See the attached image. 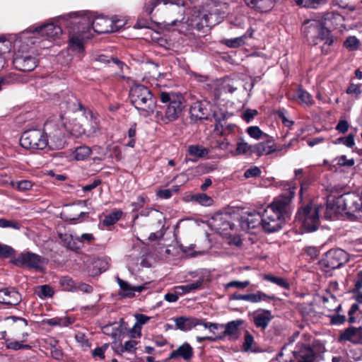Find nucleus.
I'll list each match as a JSON object with an SVG mask.
<instances>
[{
  "instance_id": "obj_1",
  "label": "nucleus",
  "mask_w": 362,
  "mask_h": 362,
  "mask_svg": "<svg viewBox=\"0 0 362 362\" xmlns=\"http://www.w3.org/2000/svg\"><path fill=\"white\" fill-rule=\"evenodd\" d=\"M160 101L165 103L164 112L156 111V118L164 124L175 121L181 115L184 108V98L175 92L162 91L160 93Z\"/></svg>"
},
{
  "instance_id": "obj_2",
  "label": "nucleus",
  "mask_w": 362,
  "mask_h": 362,
  "mask_svg": "<svg viewBox=\"0 0 362 362\" xmlns=\"http://www.w3.org/2000/svg\"><path fill=\"white\" fill-rule=\"evenodd\" d=\"M129 100L141 116L148 117L154 112L156 100L146 86L142 84L132 86L129 90Z\"/></svg>"
},
{
  "instance_id": "obj_3",
  "label": "nucleus",
  "mask_w": 362,
  "mask_h": 362,
  "mask_svg": "<svg viewBox=\"0 0 362 362\" xmlns=\"http://www.w3.org/2000/svg\"><path fill=\"white\" fill-rule=\"evenodd\" d=\"M322 206L312 202L300 206L296 214V221L300 223L307 232L315 231L320 226L319 212Z\"/></svg>"
},
{
  "instance_id": "obj_4",
  "label": "nucleus",
  "mask_w": 362,
  "mask_h": 362,
  "mask_svg": "<svg viewBox=\"0 0 362 362\" xmlns=\"http://www.w3.org/2000/svg\"><path fill=\"white\" fill-rule=\"evenodd\" d=\"M296 187L289 188L281 194L276 197L267 206V209L280 215L285 219L290 218L292 212V199L295 194Z\"/></svg>"
},
{
  "instance_id": "obj_5",
  "label": "nucleus",
  "mask_w": 362,
  "mask_h": 362,
  "mask_svg": "<svg viewBox=\"0 0 362 362\" xmlns=\"http://www.w3.org/2000/svg\"><path fill=\"white\" fill-rule=\"evenodd\" d=\"M20 144L26 149L42 150L48 145L47 135L41 129H29L23 133Z\"/></svg>"
},
{
  "instance_id": "obj_6",
  "label": "nucleus",
  "mask_w": 362,
  "mask_h": 362,
  "mask_svg": "<svg viewBox=\"0 0 362 362\" xmlns=\"http://www.w3.org/2000/svg\"><path fill=\"white\" fill-rule=\"evenodd\" d=\"M341 216L350 220L356 219L362 210L361 194L356 192H348L341 194Z\"/></svg>"
},
{
  "instance_id": "obj_7",
  "label": "nucleus",
  "mask_w": 362,
  "mask_h": 362,
  "mask_svg": "<svg viewBox=\"0 0 362 362\" xmlns=\"http://www.w3.org/2000/svg\"><path fill=\"white\" fill-rule=\"evenodd\" d=\"M308 25L304 28V33L310 44L317 45L326 40V44L330 45L332 40L329 39V30L325 28L322 22L319 21H308Z\"/></svg>"
},
{
  "instance_id": "obj_8",
  "label": "nucleus",
  "mask_w": 362,
  "mask_h": 362,
  "mask_svg": "<svg viewBox=\"0 0 362 362\" xmlns=\"http://www.w3.org/2000/svg\"><path fill=\"white\" fill-rule=\"evenodd\" d=\"M286 221V219L270 209L266 208L263 211L262 228L267 233L280 230Z\"/></svg>"
},
{
  "instance_id": "obj_9",
  "label": "nucleus",
  "mask_w": 362,
  "mask_h": 362,
  "mask_svg": "<svg viewBox=\"0 0 362 362\" xmlns=\"http://www.w3.org/2000/svg\"><path fill=\"white\" fill-rule=\"evenodd\" d=\"M339 216V192L332 189L327 197V207L325 218L329 220H337Z\"/></svg>"
},
{
  "instance_id": "obj_10",
  "label": "nucleus",
  "mask_w": 362,
  "mask_h": 362,
  "mask_svg": "<svg viewBox=\"0 0 362 362\" xmlns=\"http://www.w3.org/2000/svg\"><path fill=\"white\" fill-rule=\"evenodd\" d=\"M37 60L28 53L18 52L13 59L14 67L21 71H31L37 66Z\"/></svg>"
},
{
  "instance_id": "obj_11",
  "label": "nucleus",
  "mask_w": 362,
  "mask_h": 362,
  "mask_svg": "<svg viewBox=\"0 0 362 362\" xmlns=\"http://www.w3.org/2000/svg\"><path fill=\"white\" fill-rule=\"evenodd\" d=\"M62 28L54 23H47L36 27L33 31L34 36L32 38H37L40 36L46 37L47 40H54L62 35Z\"/></svg>"
},
{
  "instance_id": "obj_12",
  "label": "nucleus",
  "mask_w": 362,
  "mask_h": 362,
  "mask_svg": "<svg viewBox=\"0 0 362 362\" xmlns=\"http://www.w3.org/2000/svg\"><path fill=\"white\" fill-rule=\"evenodd\" d=\"M113 23H115L117 27H121L123 25L119 24V21H114L106 17L98 16L93 19L91 26L97 33H107L114 30L112 27Z\"/></svg>"
},
{
  "instance_id": "obj_13",
  "label": "nucleus",
  "mask_w": 362,
  "mask_h": 362,
  "mask_svg": "<svg viewBox=\"0 0 362 362\" xmlns=\"http://www.w3.org/2000/svg\"><path fill=\"white\" fill-rule=\"evenodd\" d=\"M244 322L243 320L238 319L223 324V332L218 335V338L228 337L231 341L237 340L240 337V327Z\"/></svg>"
},
{
  "instance_id": "obj_14",
  "label": "nucleus",
  "mask_w": 362,
  "mask_h": 362,
  "mask_svg": "<svg viewBox=\"0 0 362 362\" xmlns=\"http://www.w3.org/2000/svg\"><path fill=\"white\" fill-rule=\"evenodd\" d=\"M13 262L18 266L40 269L42 266V258L40 255L32 252L21 253L14 259Z\"/></svg>"
},
{
  "instance_id": "obj_15",
  "label": "nucleus",
  "mask_w": 362,
  "mask_h": 362,
  "mask_svg": "<svg viewBox=\"0 0 362 362\" xmlns=\"http://www.w3.org/2000/svg\"><path fill=\"white\" fill-rule=\"evenodd\" d=\"M206 101H196L189 109L190 117L194 121L207 119L210 115Z\"/></svg>"
},
{
  "instance_id": "obj_16",
  "label": "nucleus",
  "mask_w": 362,
  "mask_h": 362,
  "mask_svg": "<svg viewBox=\"0 0 362 362\" xmlns=\"http://www.w3.org/2000/svg\"><path fill=\"white\" fill-rule=\"evenodd\" d=\"M320 264L326 272L339 267V252L338 249L329 250L325 254Z\"/></svg>"
},
{
  "instance_id": "obj_17",
  "label": "nucleus",
  "mask_w": 362,
  "mask_h": 362,
  "mask_svg": "<svg viewBox=\"0 0 362 362\" xmlns=\"http://www.w3.org/2000/svg\"><path fill=\"white\" fill-rule=\"evenodd\" d=\"M209 15L205 11L194 10L190 19L188 20L189 25L197 30H202L204 27L210 26Z\"/></svg>"
},
{
  "instance_id": "obj_18",
  "label": "nucleus",
  "mask_w": 362,
  "mask_h": 362,
  "mask_svg": "<svg viewBox=\"0 0 362 362\" xmlns=\"http://www.w3.org/2000/svg\"><path fill=\"white\" fill-rule=\"evenodd\" d=\"M263 213L253 211L248 213L246 216H243L240 220V226L245 230L255 229L258 226L262 227Z\"/></svg>"
},
{
  "instance_id": "obj_19",
  "label": "nucleus",
  "mask_w": 362,
  "mask_h": 362,
  "mask_svg": "<svg viewBox=\"0 0 362 362\" xmlns=\"http://www.w3.org/2000/svg\"><path fill=\"white\" fill-rule=\"evenodd\" d=\"M21 301V296L14 288L0 289V303L16 305Z\"/></svg>"
},
{
  "instance_id": "obj_20",
  "label": "nucleus",
  "mask_w": 362,
  "mask_h": 362,
  "mask_svg": "<svg viewBox=\"0 0 362 362\" xmlns=\"http://www.w3.org/2000/svg\"><path fill=\"white\" fill-rule=\"evenodd\" d=\"M116 279L119 286V295L122 298H132L136 292L140 293L146 288L144 285L133 286L119 277Z\"/></svg>"
},
{
  "instance_id": "obj_21",
  "label": "nucleus",
  "mask_w": 362,
  "mask_h": 362,
  "mask_svg": "<svg viewBox=\"0 0 362 362\" xmlns=\"http://www.w3.org/2000/svg\"><path fill=\"white\" fill-rule=\"evenodd\" d=\"M175 323V329L184 332L189 331L197 325L202 324V320L196 317H187L180 316L173 319Z\"/></svg>"
},
{
  "instance_id": "obj_22",
  "label": "nucleus",
  "mask_w": 362,
  "mask_h": 362,
  "mask_svg": "<svg viewBox=\"0 0 362 362\" xmlns=\"http://www.w3.org/2000/svg\"><path fill=\"white\" fill-rule=\"evenodd\" d=\"M293 356L296 362H313L315 359L313 350L305 345H301L298 350L293 351Z\"/></svg>"
},
{
  "instance_id": "obj_23",
  "label": "nucleus",
  "mask_w": 362,
  "mask_h": 362,
  "mask_svg": "<svg viewBox=\"0 0 362 362\" xmlns=\"http://www.w3.org/2000/svg\"><path fill=\"white\" fill-rule=\"evenodd\" d=\"M193 354L194 351L192 347L189 343L185 342L170 353L169 359H175L180 357L185 361H188L192 359Z\"/></svg>"
},
{
  "instance_id": "obj_24",
  "label": "nucleus",
  "mask_w": 362,
  "mask_h": 362,
  "mask_svg": "<svg viewBox=\"0 0 362 362\" xmlns=\"http://www.w3.org/2000/svg\"><path fill=\"white\" fill-rule=\"evenodd\" d=\"M341 340L349 341L354 344H360L362 341V329L361 327H349L341 333Z\"/></svg>"
},
{
  "instance_id": "obj_25",
  "label": "nucleus",
  "mask_w": 362,
  "mask_h": 362,
  "mask_svg": "<svg viewBox=\"0 0 362 362\" xmlns=\"http://www.w3.org/2000/svg\"><path fill=\"white\" fill-rule=\"evenodd\" d=\"M273 315L269 310H263L253 317V322L256 327L265 329L272 320Z\"/></svg>"
},
{
  "instance_id": "obj_26",
  "label": "nucleus",
  "mask_w": 362,
  "mask_h": 362,
  "mask_svg": "<svg viewBox=\"0 0 362 362\" xmlns=\"http://www.w3.org/2000/svg\"><path fill=\"white\" fill-rule=\"evenodd\" d=\"M244 2L247 6L260 12L269 11L274 5V0H244Z\"/></svg>"
},
{
  "instance_id": "obj_27",
  "label": "nucleus",
  "mask_w": 362,
  "mask_h": 362,
  "mask_svg": "<svg viewBox=\"0 0 362 362\" xmlns=\"http://www.w3.org/2000/svg\"><path fill=\"white\" fill-rule=\"evenodd\" d=\"M277 151L274 145L270 144V141L259 142L254 145L253 155L260 157L263 155H269Z\"/></svg>"
},
{
  "instance_id": "obj_28",
  "label": "nucleus",
  "mask_w": 362,
  "mask_h": 362,
  "mask_svg": "<svg viewBox=\"0 0 362 362\" xmlns=\"http://www.w3.org/2000/svg\"><path fill=\"white\" fill-rule=\"evenodd\" d=\"M58 236L63 245L67 249L74 251L81 249V245H78L76 238H74L71 234L58 233Z\"/></svg>"
},
{
  "instance_id": "obj_29",
  "label": "nucleus",
  "mask_w": 362,
  "mask_h": 362,
  "mask_svg": "<svg viewBox=\"0 0 362 362\" xmlns=\"http://www.w3.org/2000/svg\"><path fill=\"white\" fill-rule=\"evenodd\" d=\"M247 301L252 303H259L261 301L269 302L272 300H274L276 298L274 295H267V293L258 291L254 293L247 294Z\"/></svg>"
},
{
  "instance_id": "obj_30",
  "label": "nucleus",
  "mask_w": 362,
  "mask_h": 362,
  "mask_svg": "<svg viewBox=\"0 0 362 362\" xmlns=\"http://www.w3.org/2000/svg\"><path fill=\"white\" fill-rule=\"evenodd\" d=\"M322 23L328 30L337 28L339 24V14L334 12L327 13L324 16L323 22Z\"/></svg>"
},
{
  "instance_id": "obj_31",
  "label": "nucleus",
  "mask_w": 362,
  "mask_h": 362,
  "mask_svg": "<svg viewBox=\"0 0 362 362\" xmlns=\"http://www.w3.org/2000/svg\"><path fill=\"white\" fill-rule=\"evenodd\" d=\"M187 153L192 156L202 158L208 156L209 150L199 144L189 145L187 147Z\"/></svg>"
},
{
  "instance_id": "obj_32",
  "label": "nucleus",
  "mask_w": 362,
  "mask_h": 362,
  "mask_svg": "<svg viewBox=\"0 0 362 362\" xmlns=\"http://www.w3.org/2000/svg\"><path fill=\"white\" fill-rule=\"evenodd\" d=\"M93 274H98L106 271L109 267V259L107 257H97L93 261Z\"/></svg>"
},
{
  "instance_id": "obj_33",
  "label": "nucleus",
  "mask_w": 362,
  "mask_h": 362,
  "mask_svg": "<svg viewBox=\"0 0 362 362\" xmlns=\"http://www.w3.org/2000/svg\"><path fill=\"white\" fill-rule=\"evenodd\" d=\"M92 150L87 146H81L75 148L73 156L76 160H84L91 154Z\"/></svg>"
},
{
  "instance_id": "obj_34",
  "label": "nucleus",
  "mask_w": 362,
  "mask_h": 362,
  "mask_svg": "<svg viewBox=\"0 0 362 362\" xmlns=\"http://www.w3.org/2000/svg\"><path fill=\"white\" fill-rule=\"evenodd\" d=\"M264 279L267 280L271 283H273L281 288H285V289H289L290 284L288 281V280L286 278L274 276L271 274H265L264 276Z\"/></svg>"
},
{
  "instance_id": "obj_35",
  "label": "nucleus",
  "mask_w": 362,
  "mask_h": 362,
  "mask_svg": "<svg viewBox=\"0 0 362 362\" xmlns=\"http://www.w3.org/2000/svg\"><path fill=\"white\" fill-rule=\"evenodd\" d=\"M254 145H250L245 142L243 139H240L237 142L236 144V153L237 154H247L249 156L253 155Z\"/></svg>"
},
{
  "instance_id": "obj_36",
  "label": "nucleus",
  "mask_w": 362,
  "mask_h": 362,
  "mask_svg": "<svg viewBox=\"0 0 362 362\" xmlns=\"http://www.w3.org/2000/svg\"><path fill=\"white\" fill-rule=\"evenodd\" d=\"M59 284L62 289L66 291H77V284L68 276H62L59 280Z\"/></svg>"
},
{
  "instance_id": "obj_37",
  "label": "nucleus",
  "mask_w": 362,
  "mask_h": 362,
  "mask_svg": "<svg viewBox=\"0 0 362 362\" xmlns=\"http://www.w3.org/2000/svg\"><path fill=\"white\" fill-rule=\"evenodd\" d=\"M69 46L74 52H82L84 50L83 38L77 35L71 36L69 40Z\"/></svg>"
},
{
  "instance_id": "obj_38",
  "label": "nucleus",
  "mask_w": 362,
  "mask_h": 362,
  "mask_svg": "<svg viewBox=\"0 0 362 362\" xmlns=\"http://www.w3.org/2000/svg\"><path fill=\"white\" fill-rule=\"evenodd\" d=\"M167 5L168 4H176V0H151L144 7L146 12L151 15L153 9L160 4Z\"/></svg>"
},
{
  "instance_id": "obj_39",
  "label": "nucleus",
  "mask_w": 362,
  "mask_h": 362,
  "mask_svg": "<svg viewBox=\"0 0 362 362\" xmlns=\"http://www.w3.org/2000/svg\"><path fill=\"white\" fill-rule=\"evenodd\" d=\"M11 47V43L9 40L4 37L0 38V66L3 67L4 64V59L3 55L9 52Z\"/></svg>"
},
{
  "instance_id": "obj_40",
  "label": "nucleus",
  "mask_w": 362,
  "mask_h": 362,
  "mask_svg": "<svg viewBox=\"0 0 362 362\" xmlns=\"http://www.w3.org/2000/svg\"><path fill=\"white\" fill-rule=\"evenodd\" d=\"M245 38H246V35H243L242 36L235 37L233 39L223 40L222 41V42L228 47L237 48V47H239L245 44Z\"/></svg>"
},
{
  "instance_id": "obj_41",
  "label": "nucleus",
  "mask_w": 362,
  "mask_h": 362,
  "mask_svg": "<svg viewBox=\"0 0 362 362\" xmlns=\"http://www.w3.org/2000/svg\"><path fill=\"white\" fill-rule=\"evenodd\" d=\"M297 96L300 102L307 106H311L314 103L312 95L303 89H298L297 90Z\"/></svg>"
},
{
  "instance_id": "obj_42",
  "label": "nucleus",
  "mask_w": 362,
  "mask_h": 362,
  "mask_svg": "<svg viewBox=\"0 0 362 362\" xmlns=\"http://www.w3.org/2000/svg\"><path fill=\"white\" fill-rule=\"evenodd\" d=\"M122 214V213L121 211H117L107 215L103 221V225L106 226L114 225L121 218Z\"/></svg>"
},
{
  "instance_id": "obj_43",
  "label": "nucleus",
  "mask_w": 362,
  "mask_h": 362,
  "mask_svg": "<svg viewBox=\"0 0 362 362\" xmlns=\"http://www.w3.org/2000/svg\"><path fill=\"white\" fill-rule=\"evenodd\" d=\"M349 319L348 321L350 323H355L358 321L360 315L361 311L359 310V306L358 303H354L349 312H348Z\"/></svg>"
},
{
  "instance_id": "obj_44",
  "label": "nucleus",
  "mask_w": 362,
  "mask_h": 362,
  "mask_svg": "<svg viewBox=\"0 0 362 362\" xmlns=\"http://www.w3.org/2000/svg\"><path fill=\"white\" fill-rule=\"evenodd\" d=\"M192 200L202 206H211L213 204V199L206 194H197L192 197Z\"/></svg>"
},
{
  "instance_id": "obj_45",
  "label": "nucleus",
  "mask_w": 362,
  "mask_h": 362,
  "mask_svg": "<svg viewBox=\"0 0 362 362\" xmlns=\"http://www.w3.org/2000/svg\"><path fill=\"white\" fill-rule=\"evenodd\" d=\"M136 322L134 325V329H137L136 334L141 336V326L150 320V317L144 314H136L135 315Z\"/></svg>"
},
{
  "instance_id": "obj_46",
  "label": "nucleus",
  "mask_w": 362,
  "mask_h": 362,
  "mask_svg": "<svg viewBox=\"0 0 362 362\" xmlns=\"http://www.w3.org/2000/svg\"><path fill=\"white\" fill-rule=\"evenodd\" d=\"M6 348L8 349L18 351L20 349H30L31 346L28 344H23L21 341H11L8 339H6Z\"/></svg>"
},
{
  "instance_id": "obj_47",
  "label": "nucleus",
  "mask_w": 362,
  "mask_h": 362,
  "mask_svg": "<svg viewBox=\"0 0 362 362\" xmlns=\"http://www.w3.org/2000/svg\"><path fill=\"white\" fill-rule=\"evenodd\" d=\"M51 141L54 142L56 147H61L63 144L62 132L61 129H56L54 132H49Z\"/></svg>"
},
{
  "instance_id": "obj_48",
  "label": "nucleus",
  "mask_w": 362,
  "mask_h": 362,
  "mask_svg": "<svg viewBox=\"0 0 362 362\" xmlns=\"http://www.w3.org/2000/svg\"><path fill=\"white\" fill-rule=\"evenodd\" d=\"M360 45V41L355 36H349L344 42V46L350 51L356 50Z\"/></svg>"
},
{
  "instance_id": "obj_49",
  "label": "nucleus",
  "mask_w": 362,
  "mask_h": 362,
  "mask_svg": "<svg viewBox=\"0 0 362 362\" xmlns=\"http://www.w3.org/2000/svg\"><path fill=\"white\" fill-rule=\"evenodd\" d=\"M5 320L12 324H16V327L21 329L26 328L28 326V322L26 320L22 317H17L15 316H10L5 318Z\"/></svg>"
},
{
  "instance_id": "obj_50",
  "label": "nucleus",
  "mask_w": 362,
  "mask_h": 362,
  "mask_svg": "<svg viewBox=\"0 0 362 362\" xmlns=\"http://www.w3.org/2000/svg\"><path fill=\"white\" fill-rule=\"evenodd\" d=\"M246 132L250 137L255 139H259L262 138L263 136H267V134L264 133L257 126L249 127Z\"/></svg>"
},
{
  "instance_id": "obj_51",
  "label": "nucleus",
  "mask_w": 362,
  "mask_h": 362,
  "mask_svg": "<svg viewBox=\"0 0 362 362\" xmlns=\"http://www.w3.org/2000/svg\"><path fill=\"white\" fill-rule=\"evenodd\" d=\"M254 343L253 336L248 332L246 331L244 337V341L243 344V349L245 351H255L252 349V345Z\"/></svg>"
},
{
  "instance_id": "obj_52",
  "label": "nucleus",
  "mask_w": 362,
  "mask_h": 362,
  "mask_svg": "<svg viewBox=\"0 0 362 362\" xmlns=\"http://www.w3.org/2000/svg\"><path fill=\"white\" fill-rule=\"evenodd\" d=\"M21 226V223L16 221L0 218V228H12L16 230H19Z\"/></svg>"
},
{
  "instance_id": "obj_53",
  "label": "nucleus",
  "mask_w": 362,
  "mask_h": 362,
  "mask_svg": "<svg viewBox=\"0 0 362 362\" xmlns=\"http://www.w3.org/2000/svg\"><path fill=\"white\" fill-rule=\"evenodd\" d=\"M15 250L9 245L0 243V258H8L13 256Z\"/></svg>"
},
{
  "instance_id": "obj_54",
  "label": "nucleus",
  "mask_w": 362,
  "mask_h": 362,
  "mask_svg": "<svg viewBox=\"0 0 362 362\" xmlns=\"http://www.w3.org/2000/svg\"><path fill=\"white\" fill-rule=\"evenodd\" d=\"M262 174L261 169L257 166H252L247 169L244 173V177L248 179L250 177H258Z\"/></svg>"
},
{
  "instance_id": "obj_55",
  "label": "nucleus",
  "mask_w": 362,
  "mask_h": 362,
  "mask_svg": "<svg viewBox=\"0 0 362 362\" xmlns=\"http://www.w3.org/2000/svg\"><path fill=\"white\" fill-rule=\"evenodd\" d=\"M96 60L98 62H100L101 63H104V64H109L111 61L115 63V64H117L119 69H122L123 66H124V64L119 61L118 59L117 58H112V59H108L107 57H106L105 55H99L98 56V57L96 58Z\"/></svg>"
},
{
  "instance_id": "obj_56",
  "label": "nucleus",
  "mask_w": 362,
  "mask_h": 362,
  "mask_svg": "<svg viewBox=\"0 0 362 362\" xmlns=\"http://www.w3.org/2000/svg\"><path fill=\"white\" fill-rule=\"evenodd\" d=\"M138 342L136 340H129L124 342L123 345H121L120 351L122 352H133L136 348Z\"/></svg>"
},
{
  "instance_id": "obj_57",
  "label": "nucleus",
  "mask_w": 362,
  "mask_h": 362,
  "mask_svg": "<svg viewBox=\"0 0 362 362\" xmlns=\"http://www.w3.org/2000/svg\"><path fill=\"white\" fill-rule=\"evenodd\" d=\"M250 284V281H247V280L244 281H231L226 285V288H228L234 287V288H240V289H244V288H247Z\"/></svg>"
},
{
  "instance_id": "obj_58",
  "label": "nucleus",
  "mask_w": 362,
  "mask_h": 362,
  "mask_svg": "<svg viewBox=\"0 0 362 362\" xmlns=\"http://www.w3.org/2000/svg\"><path fill=\"white\" fill-rule=\"evenodd\" d=\"M361 84L351 83L347 88L346 93L349 95H354L358 98L361 93Z\"/></svg>"
},
{
  "instance_id": "obj_59",
  "label": "nucleus",
  "mask_w": 362,
  "mask_h": 362,
  "mask_svg": "<svg viewBox=\"0 0 362 362\" xmlns=\"http://www.w3.org/2000/svg\"><path fill=\"white\" fill-rule=\"evenodd\" d=\"M323 164L327 167L328 170L337 173L339 166V160L337 158H334L331 162L324 160Z\"/></svg>"
},
{
  "instance_id": "obj_60",
  "label": "nucleus",
  "mask_w": 362,
  "mask_h": 362,
  "mask_svg": "<svg viewBox=\"0 0 362 362\" xmlns=\"http://www.w3.org/2000/svg\"><path fill=\"white\" fill-rule=\"evenodd\" d=\"M1 86L3 85H9L16 83L18 81V76L13 73L6 75L4 77H1Z\"/></svg>"
},
{
  "instance_id": "obj_61",
  "label": "nucleus",
  "mask_w": 362,
  "mask_h": 362,
  "mask_svg": "<svg viewBox=\"0 0 362 362\" xmlns=\"http://www.w3.org/2000/svg\"><path fill=\"white\" fill-rule=\"evenodd\" d=\"M54 295V291L52 288L47 284L42 285L40 287L39 296L41 298H49Z\"/></svg>"
},
{
  "instance_id": "obj_62",
  "label": "nucleus",
  "mask_w": 362,
  "mask_h": 362,
  "mask_svg": "<svg viewBox=\"0 0 362 362\" xmlns=\"http://www.w3.org/2000/svg\"><path fill=\"white\" fill-rule=\"evenodd\" d=\"M108 345L105 344L100 347H97L92 351L93 357H99L100 359L105 358V352L107 350Z\"/></svg>"
},
{
  "instance_id": "obj_63",
  "label": "nucleus",
  "mask_w": 362,
  "mask_h": 362,
  "mask_svg": "<svg viewBox=\"0 0 362 362\" xmlns=\"http://www.w3.org/2000/svg\"><path fill=\"white\" fill-rule=\"evenodd\" d=\"M76 240L78 245H81L83 242L91 243L95 240V237L92 233H83L80 237H76Z\"/></svg>"
},
{
  "instance_id": "obj_64",
  "label": "nucleus",
  "mask_w": 362,
  "mask_h": 362,
  "mask_svg": "<svg viewBox=\"0 0 362 362\" xmlns=\"http://www.w3.org/2000/svg\"><path fill=\"white\" fill-rule=\"evenodd\" d=\"M257 115V111L256 110L247 109L246 110L243 115V118L247 122H249L252 119H253Z\"/></svg>"
}]
</instances>
